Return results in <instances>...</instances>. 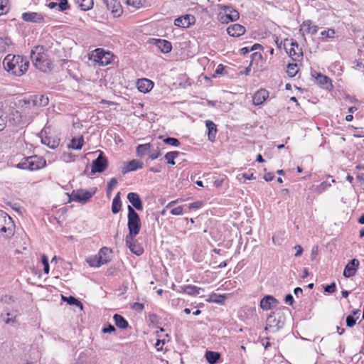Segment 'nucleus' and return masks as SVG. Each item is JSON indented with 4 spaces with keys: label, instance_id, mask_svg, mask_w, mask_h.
I'll use <instances>...</instances> for the list:
<instances>
[{
    "label": "nucleus",
    "instance_id": "nucleus-1",
    "mask_svg": "<svg viewBox=\"0 0 364 364\" xmlns=\"http://www.w3.org/2000/svg\"><path fill=\"white\" fill-rule=\"evenodd\" d=\"M3 65L10 74L21 76L27 71L29 62L22 55L8 54L3 60Z\"/></svg>",
    "mask_w": 364,
    "mask_h": 364
},
{
    "label": "nucleus",
    "instance_id": "nucleus-2",
    "mask_svg": "<svg viewBox=\"0 0 364 364\" xmlns=\"http://www.w3.org/2000/svg\"><path fill=\"white\" fill-rule=\"evenodd\" d=\"M287 308L278 309L274 311L267 318L266 330L274 333L282 328L286 322Z\"/></svg>",
    "mask_w": 364,
    "mask_h": 364
},
{
    "label": "nucleus",
    "instance_id": "nucleus-3",
    "mask_svg": "<svg viewBox=\"0 0 364 364\" xmlns=\"http://www.w3.org/2000/svg\"><path fill=\"white\" fill-rule=\"evenodd\" d=\"M127 228L129 233L127 235V240H132L133 237H136L139 233L141 225L139 215L136 210L129 205L127 206Z\"/></svg>",
    "mask_w": 364,
    "mask_h": 364
},
{
    "label": "nucleus",
    "instance_id": "nucleus-4",
    "mask_svg": "<svg viewBox=\"0 0 364 364\" xmlns=\"http://www.w3.org/2000/svg\"><path fill=\"white\" fill-rule=\"evenodd\" d=\"M14 234V223L12 218L6 213L0 210V236L9 239Z\"/></svg>",
    "mask_w": 364,
    "mask_h": 364
},
{
    "label": "nucleus",
    "instance_id": "nucleus-5",
    "mask_svg": "<svg viewBox=\"0 0 364 364\" xmlns=\"http://www.w3.org/2000/svg\"><path fill=\"white\" fill-rule=\"evenodd\" d=\"M46 166V160L43 157L36 155L24 158L17 164V167L21 169L36 171Z\"/></svg>",
    "mask_w": 364,
    "mask_h": 364
},
{
    "label": "nucleus",
    "instance_id": "nucleus-6",
    "mask_svg": "<svg viewBox=\"0 0 364 364\" xmlns=\"http://www.w3.org/2000/svg\"><path fill=\"white\" fill-rule=\"evenodd\" d=\"M95 192H90L85 189H77L73 191L69 196L70 200L81 203H86L94 195Z\"/></svg>",
    "mask_w": 364,
    "mask_h": 364
},
{
    "label": "nucleus",
    "instance_id": "nucleus-7",
    "mask_svg": "<svg viewBox=\"0 0 364 364\" xmlns=\"http://www.w3.org/2000/svg\"><path fill=\"white\" fill-rule=\"evenodd\" d=\"M32 61L34 66L42 72H50L53 68V63L44 57L32 56Z\"/></svg>",
    "mask_w": 364,
    "mask_h": 364
},
{
    "label": "nucleus",
    "instance_id": "nucleus-8",
    "mask_svg": "<svg viewBox=\"0 0 364 364\" xmlns=\"http://www.w3.org/2000/svg\"><path fill=\"white\" fill-rule=\"evenodd\" d=\"M108 161L107 159L104 156L103 153L100 151L98 157L92 161L91 165L92 173H102L107 167Z\"/></svg>",
    "mask_w": 364,
    "mask_h": 364
},
{
    "label": "nucleus",
    "instance_id": "nucleus-9",
    "mask_svg": "<svg viewBox=\"0 0 364 364\" xmlns=\"http://www.w3.org/2000/svg\"><path fill=\"white\" fill-rule=\"evenodd\" d=\"M23 102L25 105H31L33 107H45L48 104L49 99L43 95H34L24 100Z\"/></svg>",
    "mask_w": 364,
    "mask_h": 364
},
{
    "label": "nucleus",
    "instance_id": "nucleus-10",
    "mask_svg": "<svg viewBox=\"0 0 364 364\" xmlns=\"http://www.w3.org/2000/svg\"><path fill=\"white\" fill-rule=\"evenodd\" d=\"M95 52V60L102 65H107L111 63L112 54L109 51H105L102 48H97Z\"/></svg>",
    "mask_w": 364,
    "mask_h": 364
},
{
    "label": "nucleus",
    "instance_id": "nucleus-11",
    "mask_svg": "<svg viewBox=\"0 0 364 364\" xmlns=\"http://www.w3.org/2000/svg\"><path fill=\"white\" fill-rule=\"evenodd\" d=\"M195 21L194 16L186 14L176 18L174 25L180 28H188L191 25L194 24Z\"/></svg>",
    "mask_w": 364,
    "mask_h": 364
},
{
    "label": "nucleus",
    "instance_id": "nucleus-12",
    "mask_svg": "<svg viewBox=\"0 0 364 364\" xmlns=\"http://www.w3.org/2000/svg\"><path fill=\"white\" fill-rule=\"evenodd\" d=\"M107 10L110 11L114 17L119 16L122 13L120 3L117 0H103Z\"/></svg>",
    "mask_w": 364,
    "mask_h": 364
},
{
    "label": "nucleus",
    "instance_id": "nucleus-13",
    "mask_svg": "<svg viewBox=\"0 0 364 364\" xmlns=\"http://www.w3.org/2000/svg\"><path fill=\"white\" fill-rule=\"evenodd\" d=\"M225 15L221 16L223 22L234 21L239 18V13L230 6H224Z\"/></svg>",
    "mask_w": 364,
    "mask_h": 364
},
{
    "label": "nucleus",
    "instance_id": "nucleus-14",
    "mask_svg": "<svg viewBox=\"0 0 364 364\" xmlns=\"http://www.w3.org/2000/svg\"><path fill=\"white\" fill-rule=\"evenodd\" d=\"M359 266V261L357 259H353L346 266L343 271V276L345 277H350L355 274L357 269Z\"/></svg>",
    "mask_w": 364,
    "mask_h": 364
},
{
    "label": "nucleus",
    "instance_id": "nucleus-15",
    "mask_svg": "<svg viewBox=\"0 0 364 364\" xmlns=\"http://www.w3.org/2000/svg\"><path fill=\"white\" fill-rule=\"evenodd\" d=\"M144 164L142 161L136 159L131 160L124 164V166L122 169L123 174H125L130 171H134L137 169L142 168Z\"/></svg>",
    "mask_w": 364,
    "mask_h": 364
},
{
    "label": "nucleus",
    "instance_id": "nucleus-16",
    "mask_svg": "<svg viewBox=\"0 0 364 364\" xmlns=\"http://www.w3.org/2000/svg\"><path fill=\"white\" fill-rule=\"evenodd\" d=\"M269 97V92L265 89L257 90L252 97V102L255 105H262Z\"/></svg>",
    "mask_w": 364,
    "mask_h": 364
},
{
    "label": "nucleus",
    "instance_id": "nucleus-17",
    "mask_svg": "<svg viewBox=\"0 0 364 364\" xmlns=\"http://www.w3.org/2000/svg\"><path fill=\"white\" fill-rule=\"evenodd\" d=\"M126 245L129 247L130 251L137 256L143 254L144 249L139 245L135 237H133L132 240H127V235L125 238Z\"/></svg>",
    "mask_w": 364,
    "mask_h": 364
},
{
    "label": "nucleus",
    "instance_id": "nucleus-18",
    "mask_svg": "<svg viewBox=\"0 0 364 364\" xmlns=\"http://www.w3.org/2000/svg\"><path fill=\"white\" fill-rule=\"evenodd\" d=\"M127 199L132 204V207L137 210H141L143 209L142 201L136 193L131 192L127 195Z\"/></svg>",
    "mask_w": 364,
    "mask_h": 364
},
{
    "label": "nucleus",
    "instance_id": "nucleus-19",
    "mask_svg": "<svg viewBox=\"0 0 364 364\" xmlns=\"http://www.w3.org/2000/svg\"><path fill=\"white\" fill-rule=\"evenodd\" d=\"M22 18L26 22L41 23L43 21V16L36 12H25L22 14Z\"/></svg>",
    "mask_w": 364,
    "mask_h": 364
},
{
    "label": "nucleus",
    "instance_id": "nucleus-20",
    "mask_svg": "<svg viewBox=\"0 0 364 364\" xmlns=\"http://www.w3.org/2000/svg\"><path fill=\"white\" fill-rule=\"evenodd\" d=\"M318 31V26L316 25H312V22L310 20H307L303 22L301 25L300 33L302 32V36H304V33H309L311 35H314Z\"/></svg>",
    "mask_w": 364,
    "mask_h": 364
},
{
    "label": "nucleus",
    "instance_id": "nucleus-21",
    "mask_svg": "<svg viewBox=\"0 0 364 364\" xmlns=\"http://www.w3.org/2000/svg\"><path fill=\"white\" fill-rule=\"evenodd\" d=\"M278 303V301L274 296L267 295L260 301V306L263 310H269L272 306H276Z\"/></svg>",
    "mask_w": 364,
    "mask_h": 364
},
{
    "label": "nucleus",
    "instance_id": "nucleus-22",
    "mask_svg": "<svg viewBox=\"0 0 364 364\" xmlns=\"http://www.w3.org/2000/svg\"><path fill=\"white\" fill-rule=\"evenodd\" d=\"M153 82L146 78L140 79L137 81V88L139 92L143 93L149 92L153 88Z\"/></svg>",
    "mask_w": 364,
    "mask_h": 364
},
{
    "label": "nucleus",
    "instance_id": "nucleus-23",
    "mask_svg": "<svg viewBox=\"0 0 364 364\" xmlns=\"http://www.w3.org/2000/svg\"><path fill=\"white\" fill-rule=\"evenodd\" d=\"M154 45L164 53H169L172 49L171 43L164 39H153Z\"/></svg>",
    "mask_w": 364,
    "mask_h": 364
},
{
    "label": "nucleus",
    "instance_id": "nucleus-24",
    "mask_svg": "<svg viewBox=\"0 0 364 364\" xmlns=\"http://www.w3.org/2000/svg\"><path fill=\"white\" fill-rule=\"evenodd\" d=\"M109 260V258L102 259L101 256L96 255L87 258L86 261L90 267H99L102 264H107Z\"/></svg>",
    "mask_w": 364,
    "mask_h": 364
},
{
    "label": "nucleus",
    "instance_id": "nucleus-25",
    "mask_svg": "<svg viewBox=\"0 0 364 364\" xmlns=\"http://www.w3.org/2000/svg\"><path fill=\"white\" fill-rule=\"evenodd\" d=\"M181 288L185 293L191 296L200 295L203 296L202 294L205 291L204 289L194 285H186Z\"/></svg>",
    "mask_w": 364,
    "mask_h": 364
},
{
    "label": "nucleus",
    "instance_id": "nucleus-26",
    "mask_svg": "<svg viewBox=\"0 0 364 364\" xmlns=\"http://www.w3.org/2000/svg\"><path fill=\"white\" fill-rule=\"evenodd\" d=\"M227 32L231 36H240L245 32V29L240 24H233L228 27Z\"/></svg>",
    "mask_w": 364,
    "mask_h": 364
},
{
    "label": "nucleus",
    "instance_id": "nucleus-27",
    "mask_svg": "<svg viewBox=\"0 0 364 364\" xmlns=\"http://www.w3.org/2000/svg\"><path fill=\"white\" fill-rule=\"evenodd\" d=\"M205 126L208 129V139L211 141H214L217 134L216 124L210 120H207L205 122Z\"/></svg>",
    "mask_w": 364,
    "mask_h": 364
},
{
    "label": "nucleus",
    "instance_id": "nucleus-28",
    "mask_svg": "<svg viewBox=\"0 0 364 364\" xmlns=\"http://www.w3.org/2000/svg\"><path fill=\"white\" fill-rule=\"evenodd\" d=\"M205 357L209 364H216L220 360L221 355L218 352L208 350L205 352Z\"/></svg>",
    "mask_w": 364,
    "mask_h": 364
},
{
    "label": "nucleus",
    "instance_id": "nucleus-29",
    "mask_svg": "<svg viewBox=\"0 0 364 364\" xmlns=\"http://www.w3.org/2000/svg\"><path fill=\"white\" fill-rule=\"evenodd\" d=\"M22 120L21 114L18 110H13L9 116V123L12 125H18Z\"/></svg>",
    "mask_w": 364,
    "mask_h": 364
},
{
    "label": "nucleus",
    "instance_id": "nucleus-30",
    "mask_svg": "<svg viewBox=\"0 0 364 364\" xmlns=\"http://www.w3.org/2000/svg\"><path fill=\"white\" fill-rule=\"evenodd\" d=\"M115 325L121 328V329H126L129 326V323L121 315L119 314H114L113 316Z\"/></svg>",
    "mask_w": 364,
    "mask_h": 364
},
{
    "label": "nucleus",
    "instance_id": "nucleus-31",
    "mask_svg": "<svg viewBox=\"0 0 364 364\" xmlns=\"http://www.w3.org/2000/svg\"><path fill=\"white\" fill-rule=\"evenodd\" d=\"M121 207H122V201H121V198H120V192H118L112 200V212L114 214L118 213L121 210Z\"/></svg>",
    "mask_w": 364,
    "mask_h": 364
},
{
    "label": "nucleus",
    "instance_id": "nucleus-32",
    "mask_svg": "<svg viewBox=\"0 0 364 364\" xmlns=\"http://www.w3.org/2000/svg\"><path fill=\"white\" fill-rule=\"evenodd\" d=\"M41 142L43 144L47 145L48 147L51 149H55L59 145V140L51 139L49 136H43V132L41 133Z\"/></svg>",
    "mask_w": 364,
    "mask_h": 364
},
{
    "label": "nucleus",
    "instance_id": "nucleus-33",
    "mask_svg": "<svg viewBox=\"0 0 364 364\" xmlns=\"http://www.w3.org/2000/svg\"><path fill=\"white\" fill-rule=\"evenodd\" d=\"M253 62H255L259 68H262L264 66L265 60L260 51H255L252 53V64Z\"/></svg>",
    "mask_w": 364,
    "mask_h": 364
},
{
    "label": "nucleus",
    "instance_id": "nucleus-34",
    "mask_svg": "<svg viewBox=\"0 0 364 364\" xmlns=\"http://www.w3.org/2000/svg\"><path fill=\"white\" fill-rule=\"evenodd\" d=\"M151 144L150 143L139 144V146H137L136 150L137 156L142 157L151 150Z\"/></svg>",
    "mask_w": 364,
    "mask_h": 364
},
{
    "label": "nucleus",
    "instance_id": "nucleus-35",
    "mask_svg": "<svg viewBox=\"0 0 364 364\" xmlns=\"http://www.w3.org/2000/svg\"><path fill=\"white\" fill-rule=\"evenodd\" d=\"M78 7L82 11H88L93 6V0H75Z\"/></svg>",
    "mask_w": 364,
    "mask_h": 364
},
{
    "label": "nucleus",
    "instance_id": "nucleus-36",
    "mask_svg": "<svg viewBox=\"0 0 364 364\" xmlns=\"http://www.w3.org/2000/svg\"><path fill=\"white\" fill-rule=\"evenodd\" d=\"M226 296L225 294H212L210 295L209 298L206 299L207 301L213 302L219 304H222L224 303Z\"/></svg>",
    "mask_w": 364,
    "mask_h": 364
},
{
    "label": "nucleus",
    "instance_id": "nucleus-37",
    "mask_svg": "<svg viewBox=\"0 0 364 364\" xmlns=\"http://www.w3.org/2000/svg\"><path fill=\"white\" fill-rule=\"evenodd\" d=\"M84 143V139L82 136L76 139L73 138L71 140V144L69 146L73 149L80 150L82 149Z\"/></svg>",
    "mask_w": 364,
    "mask_h": 364
},
{
    "label": "nucleus",
    "instance_id": "nucleus-38",
    "mask_svg": "<svg viewBox=\"0 0 364 364\" xmlns=\"http://www.w3.org/2000/svg\"><path fill=\"white\" fill-rule=\"evenodd\" d=\"M178 155H179L178 151H169L165 154L164 158L166 159V163L168 164L175 165L176 163H175L174 159L176 158H177L178 156Z\"/></svg>",
    "mask_w": 364,
    "mask_h": 364
},
{
    "label": "nucleus",
    "instance_id": "nucleus-39",
    "mask_svg": "<svg viewBox=\"0 0 364 364\" xmlns=\"http://www.w3.org/2000/svg\"><path fill=\"white\" fill-rule=\"evenodd\" d=\"M45 48L43 46H37L33 48L31 53V58L32 59V56L36 57H44L46 56L44 54Z\"/></svg>",
    "mask_w": 364,
    "mask_h": 364
},
{
    "label": "nucleus",
    "instance_id": "nucleus-40",
    "mask_svg": "<svg viewBox=\"0 0 364 364\" xmlns=\"http://www.w3.org/2000/svg\"><path fill=\"white\" fill-rule=\"evenodd\" d=\"M316 79L317 82L319 85L325 87L326 88H328V85H331V83H330L331 80L329 79V77H328L326 75H323L321 74H318Z\"/></svg>",
    "mask_w": 364,
    "mask_h": 364
},
{
    "label": "nucleus",
    "instance_id": "nucleus-41",
    "mask_svg": "<svg viewBox=\"0 0 364 364\" xmlns=\"http://www.w3.org/2000/svg\"><path fill=\"white\" fill-rule=\"evenodd\" d=\"M3 107V104L0 103V131L4 129L7 122V116L6 115Z\"/></svg>",
    "mask_w": 364,
    "mask_h": 364
},
{
    "label": "nucleus",
    "instance_id": "nucleus-42",
    "mask_svg": "<svg viewBox=\"0 0 364 364\" xmlns=\"http://www.w3.org/2000/svg\"><path fill=\"white\" fill-rule=\"evenodd\" d=\"M331 183H335V180L332 179L331 182H322L320 185L316 186V188H315V191L318 194L323 193L327 188L331 186Z\"/></svg>",
    "mask_w": 364,
    "mask_h": 364
},
{
    "label": "nucleus",
    "instance_id": "nucleus-43",
    "mask_svg": "<svg viewBox=\"0 0 364 364\" xmlns=\"http://www.w3.org/2000/svg\"><path fill=\"white\" fill-rule=\"evenodd\" d=\"M298 73L296 63H289L287 68V73L290 77H294Z\"/></svg>",
    "mask_w": 364,
    "mask_h": 364
},
{
    "label": "nucleus",
    "instance_id": "nucleus-44",
    "mask_svg": "<svg viewBox=\"0 0 364 364\" xmlns=\"http://www.w3.org/2000/svg\"><path fill=\"white\" fill-rule=\"evenodd\" d=\"M66 301L70 305H75L78 307H80L81 309L83 308L82 304L76 298H75L73 296H70L68 298H66Z\"/></svg>",
    "mask_w": 364,
    "mask_h": 364
},
{
    "label": "nucleus",
    "instance_id": "nucleus-45",
    "mask_svg": "<svg viewBox=\"0 0 364 364\" xmlns=\"http://www.w3.org/2000/svg\"><path fill=\"white\" fill-rule=\"evenodd\" d=\"M164 142L166 144L171 145L172 146H176V147L180 146V144H181L179 140L178 139L173 138V137H166V139H164Z\"/></svg>",
    "mask_w": 364,
    "mask_h": 364
},
{
    "label": "nucleus",
    "instance_id": "nucleus-46",
    "mask_svg": "<svg viewBox=\"0 0 364 364\" xmlns=\"http://www.w3.org/2000/svg\"><path fill=\"white\" fill-rule=\"evenodd\" d=\"M9 0H0V16L9 11Z\"/></svg>",
    "mask_w": 364,
    "mask_h": 364
},
{
    "label": "nucleus",
    "instance_id": "nucleus-47",
    "mask_svg": "<svg viewBox=\"0 0 364 364\" xmlns=\"http://www.w3.org/2000/svg\"><path fill=\"white\" fill-rule=\"evenodd\" d=\"M117 180L115 178H112L110 179L107 187V194L108 196L111 195L113 188L117 185Z\"/></svg>",
    "mask_w": 364,
    "mask_h": 364
},
{
    "label": "nucleus",
    "instance_id": "nucleus-48",
    "mask_svg": "<svg viewBox=\"0 0 364 364\" xmlns=\"http://www.w3.org/2000/svg\"><path fill=\"white\" fill-rule=\"evenodd\" d=\"M112 252V250L106 247L101 248L97 254L98 256H101L102 259L109 258L108 255Z\"/></svg>",
    "mask_w": 364,
    "mask_h": 364
},
{
    "label": "nucleus",
    "instance_id": "nucleus-49",
    "mask_svg": "<svg viewBox=\"0 0 364 364\" xmlns=\"http://www.w3.org/2000/svg\"><path fill=\"white\" fill-rule=\"evenodd\" d=\"M41 262L43 264V272L45 274H48L50 270L48 259L46 255H42Z\"/></svg>",
    "mask_w": 364,
    "mask_h": 364
},
{
    "label": "nucleus",
    "instance_id": "nucleus-50",
    "mask_svg": "<svg viewBox=\"0 0 364 364\" xmlns=\"http://www.w3.org/2000/svg\"><path fill=\"white\" fill-rule=\"evenodd\" d=\"M58 7L59 11H64L70 8V5L68 0H60V2L58 3Z\"/></svg>",
    "mask_w": 364,
    "mask_h": 364
},
{
    "label": "nucleus",
    "instance_id": "nucleus-51",
    "mask_svg": "<svg viewBox=\"0 0 364 364\" xmlns=\"http://www.w3.org/2000/svg\"><path fill=\"white\" fill-rule=\"evenodd\" d=\"M321 35L322 39L325 38H333L335 35V31L333 29L325 30L321 33Z\"/></svg>",
    "mask_w": 364,
    "mask_h": 364
},
{
    "label": "nucleus",
    "instance_id": "nucleus-52",
    "mask_svg": "<svg viewBox=\"0 0 364 364\" xmlns=\"http://www.w3.org/2000/svg\"><path fill=\"white\" fill-rule=\"evenodd\" d=\"M143 1L144 0H127V4L134 8H139L143 5Z\"/></svg>",
    "mask_w": 364,
    "mask_h": 364
},
{
    "label": "nucleus",
    "instance_id": "nucleus-53",
    "mask_svg": "<svg viewBox=\"0 0 364 364\" xmlns=\"http://www.w3.org/2000/svg\"><path fill=\"white\" fill-rule=\"evenodd\" d=\"M346 326L348 327H353L356 323V318H355L354 316L352 315H348L346 317Z\"/></svg>",
    "mask_w": 364,
    "mask_h": 364
},
{
    "label": "nucleus",
    "instance_id": "nucleus-54",
    "mask_svg": "<svg viewBox=\"0 0 364 364\" xmlns=\"http://www.w3.org/2000/svg\"><path fill=\"white\" fill-rule=\"evenodd\" d=\"M237 178L240 182L245 183L246 180H250V175L246 173H239Z\"/></svg>",
    "mask_w": 364,
    "mask_h": 364
},
{
    "label": "nucleus",
    "instance_id": "nucleus-55",
    "mask_svg": "<svg viewBox=\"0 0 364 364\" xmlns=\"http://www.w3.org/2000/svg\"><path fill=\"white\" fill-rule=\"evenodd\" d=\"M325 291L327 292V293H333L336 291V284L334 282L331 283V284L329 285H327L325 289H324Z\"/></svg>",
    "mask_w": 364,
    "mask_h": 364
},
{
    "label": "nucleus",
    "instance_id": "nucleus-56",
    "mask_svg": "<svg viewBox=\"0 0 364 364\" xmlns=\"http://www.w3.org/2000/svg\"><path fill=\"white\" fill-rule=\"evenodd\" d=\"M171 213L174 215H180L183 214V207L178 206L171 210Z\"/></svg>",
    "mask_w": 364,
    "mask_h": 364
},
{
    "label": "nucleus",
    "instance_id": "nucleus-57",
    "mask_svg": "<svg viewBox=\"0 0 364 364\" xmlns=\"http://www.w3.org/2000/svg\"><path fill=\"white\" fill-rule=\"evenodd\" d=\"M115 327L113 325L109 324L107 327L102 328V332L105 333H112L115 331Z\"/></svg>",
    "mask_w": 364,
    "mask_h": 364
},
{
    "label": "nucleus",
    "instance_id": "nucleus-58",
    "mask_svg": "<svg viewBox=\"0 0 364 364\" xmlns=\"http://www.w3.org/2000/svg\"><path fill=\"white\" fill-rule=\"evenodd\" d=\"M294 249L296 250V253L294 254V256L296 257H300L303 253V248L301 245H296L294 246Z\"/></svg>",
    "mask_w": 364,
    "mask_h": 364
},
{
    "label": "nucleus",
    "instance_id": "nucleus-59",
    "mask_svg": "<svg viewBox=\"0 0 364 364\" xmlns=\"http://www.w3.org/2000/svg\"><path fill=\"white\" fill-rule=\"evenodd\" d=\"M132 308L137 311H141L144 306L143 304L135 302L134 303Z\"/></svg>",
    "mask_w": 364,
    "mask_h": 364
},
{
    "label": "nucleus",
    "instance_id": "nucleus-60",
    "mask_svg": "<svg viewBox=\"0 0 364 364\" xmlns=\"http://www.w3.org/2000/svg\"><path fill=\"white\" fill-rule=\"evenodd\" d=\"M164 343V341L158 339L155 343V348H156L157 350H162Z\"/></svg>",
    "mask_w": 364,
    "mask_h": 364
},
{
    "label": "nucleus",
    "instance_id": "nucleus-61",
    "mask_svg": "<svg viewBox=\"0 0 364 364\" xmlns=\"http://www.w3.org/2000/svg\"><path fill=\"white\" fill-rule=\"evenodd\" d=\"M285 301L287 304L289 305H292L294 303V298L291 294H288L285 296Z\"/></svg>",
    "mask_w": 364,
    "mask_h": 364
},
{
    "label": "nucleus",
    "instance_id": "nucleus-62",
    "mask_svg": "<svg viewBox=\"0 0 364 364\" xmlns=\"http://www.w3.org/2000/svg\"><path fill=\"white\" fill-rule=\"evenodd\" d=\"M161 155V154L160 151H157L154 153L149 154L148 159H149L151 160H154V159H158Z\"/></svg>",
    "mask_w": 364,
    "mask_h": 364
},
{
    "label": "nucleus",
    "instance_id": "nucleus-63",
    "mask_svg": "<svg viewBox=\"0 0 364 364\" xmlns=\"http://www.w3.org/2000/svg\"><path fill=\"white\" fill-rule=\"evenodd\" d=\"M289 55L290 57L293 58L294 56L296 55L298 58L301 57L302 55V53H297L294 48H291L289 51Z\"/></svg>",
    "mask_w": 364,
    "mask_h": 364
},
{
    "label": "nucleus",
    "instance_id": "nucleus-64",
    "mask_svg": "<svg viewBox=\"0 0 364 364\" xmlns=\"http://www.w3.org/2000/svg\"><path fill=\"white\" fill-rule=\"evenodd\" d=\"M263 50V47L262 45L259 43H255L253 46H252V51H260Z\"/></svg>",
    "mask_w": 364,
    "mask_h": 364
}]
</instances>
